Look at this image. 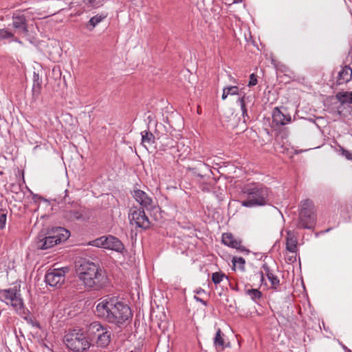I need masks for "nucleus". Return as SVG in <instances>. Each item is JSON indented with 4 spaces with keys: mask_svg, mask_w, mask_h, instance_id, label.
Instances as JSON below:
<instances>
[{
    "mask_svg": "<svg viewBox=\"0 0 352 352\" xmlns=\"http://www.w3.org/2000/svg\"><path fill=\"white\" fill-rule=\"evenodd\" d=\"M340 151L342 155L344 156L348 160H352V153L342 147L340 148Z\"/></svg>",
    "mask_w": 352,
    "mask_h": 352,
    "instance_id": "c9c22d12",
    "label": "nucleus"
},
{
    "mask_svg": "<svg viewBox=\"0 0 352 352\" xmlns=\"http://www.w3.org/2000/svg\"><path fill=\"white\" fill-rule=\"evenodd\" d=\"M129 219L131 224H135L137 227L142 229H148L151 222L146 215L144 208L133 207L130 209Z\"/></svg>",
    "mask_w": 352,
    "mask_h": 352,
    "instance_id": "6e6552de",
    "label": "nucleus"
},
{
    "mask_svg": "<svg viewBox=\"0 0 352 352\" xmlns=\"http://www.w3.org/2000/svg\"><path fill=\"white\" fill-rule=\"evenodd\" d=\"M63 342L74 352H86L91 346L89 336L82 329L69 331L64 336Z\"/></svg>",
    "mask_w": 352,
    "mask_h": 352,
    "instance_id": "39448f33",
    "label": "nucleus"
},
{
    "mask_svg": "<svg viewBox=\"0 0 352 352\" xmlns=\"http://www.w3.org/2000/svg\"><path fill=\"white\" fill-rule=\"evenodd\" d=\"M335 97L340 103V106L337 108L338 113L340 115L342 113L341 106L344 104H352V91H339Z\"/></svg>",
    "mask_w": 352,
    "mask_h": 352,
    "instance_id": "a211bd4d",
    "label": "nucleus"
},
{
    "mask_svg": "<svg viewBox=\"0 0 352 352\" xmlns=\"http://www.w3.org/2000/svg\"><path fill=\"white\" fill-rule=\"evenodd\" d=\"M232 289H234V290H238L237 287H232Z\"/></svg>",
    "mask_w": 352,
    "mask_h": 352,
    "instance_id": "a18cd8bd",
    "label": "nucleus"
},
{
    "mask_svg": "<svg viewBox=\"0 0 352 352\" xmlns=\"http://www.w3.org/2000/svg\"><path fill=\"white\" fill-rule=\"evenodd\" d=\"M242 192L247 195L246 199L241 201L243 206L252 208L268 204L270 190L262 184L248 186Z\"/></svg>",
    "mask_w": 352,
    "mask_h": 352,
    "instance_id": "7ed1b4c3",
    "label": "nucleus"
},
{
    "mask_svg": "<svg viewBox=\"0 0 352 352\" xmlns=\"http://www.w3.org/2000/svg\"><path fill=\"white\" fill-rule=\"evenodd\" d=\"M214 345L217 350H223L226 346H229V342L226 343L224 339V334L222 333L220 329H218L215 336L213 339Z\"/></svg>",
    "mask_w": 352,
    "mask_h": 352,
    "instance_id": "412c9836",
    "label": "nucleus"
},
{
    "mask_svg": "<svg viewBox=\"0 0 352 352\" xmlns=\"http://www.w3.org/2000/svg\"><path fill=\"white\" fill-rule=\"evenodd\" d=\"M58 243L55 239L52 232L46 236L43 232H40L36 238V245L37 249L47 250L57 245Z\"/></svg>",
    "mask_w": 352,
    "mask_h": 352,
    "instance_id": "ddd939ff",
    "label": "nucleus"
},
{
    "mask_svg": "<svg viewBox=\"0 0 352 352\" xmlns=\"http://www.w3.org/2000/svg\"><path fill=\"white\" fill-rule=\"evenodd\" d=\"M227 89V92L228 93V95H241L239 92V88L237 86H230L226 87Z\"/></svg>",
    "mask_w": 352,
    "mask_h": 352,
    "instance_id": "f704fd0d",
    "label": "nucleus"
},
{
    "mask_svg": "<svg viewBox=\"0 0 352 352\" xmlns=\"http://www.w3.org/2000/svg\"><path fill=\"white\" fill-rule=\"evenodd\" d=\"M291 122V116L285 114L281 108L275 107L272 112V122L276 125H285Z\"/></svg>",
    "mask_w": 352,
    "mask_h": 352,
    "instance_id": "4468645a",
    "label": "nucleus"
},
{
    "mask_svg": "<svg viewBox=\"0 0 352 352\" xmlns=\"http://www.w3.org/2000/svg\"><path fill=\"white\" fill-rule=\"evenodd\" d=\"M63 217L69 221H87L91 217V210L82 206L78 202H68L63 210Z\"/></svg>",
    "mask_w": 352,
    "mask_h": 352,
    "instance_id": "0eeeda50",
    "label": "nucleus"
},
{
    "mask_svg": "<svg viewBox=\"0 0 352 352\" xmlns=\"http://www.w3.org/2000/svg\"><path fill=\"white\" fill-rule=\"evenodd\" d=\"M238 102H239V104L241 105V109L242 110V116H243V121L245 122H246V118H247L248 119L249 117H248V110L246 109L245 103V94H243V96H242L241 98H239Z\"/></svg>",
    "mask_w": 352,
    "mask_h": 352,
    "instance_id": "2f4dec72",
    "label": "nucleus"
},
{
    "mask_svg": "<svg viewBox=\"0 0 352 352\" xmlns=\"http://www.w3.org/2000/svg\"><path fill=\"white\" fill-rule=\"evenodd\" d=\"M245 294L249 296L256 303H258L262 298V293L257 289H246Z\"/></svg>",
    "mask_w": 352,
    "mask_h": 352,
    "instance_id": "b1692460",
    "label": "nucleus"
},
{
    "mask_svg": "<svg viewBox=\"0 0 352 352\" xmlns=\"http://www.w3.org/2000/svg\"><path fill=\"white\" fill-rule=\"evenodd\" d=\"M52 232L54 234L55 239H56L58 244L63 241H65L70 236L69 231L62 227L54 228Z\"/></svg>",
    "mask_w": 352,
    "mask_h": 352,
    "instance_id": "6ab92c4d",
    "label": "nucleus"
},
{
    "mask_svg": "<svg viewBox=\"0 0 352 352\" xmlns=\"http://www.w3.org/2000/svg\"><path fill=\"white\" fill-rule=\"evenodd\" d=\"M25 319L26 321L31 324L32 326L39 327V324L36 321H34L32 318L25 317Z\"/></svg>",
    "mask_w": 352,
    "mask_h": 352,
    "instance_id": "4c0bfd02",
    "label": "nucleus"
},
{
    "mask_svg": "<svg viewBox=\"0 0 352 352\" xmlns=\"http://www.w3.org/2000/svg\"><path fill=\"white\" fill-rule=\"evenodd\" d=\"M242 1H243V0H233V3H241Z\"/></svg>",
    "mask_w": 352,
    "mask_h": 352,
    "instance_id": "37998d69",
    "label": "nucleus"
},
{
    "mask_svg": "<svg viewBox=\"0 0 352 352\" xmlns=\"http://www.w3.org/2000/svg\"><path fill=\"white\" fill-rule=\"evenodd\" d=\"M95 314L99 318L119 328L125 326L133 318L129 306L117 296H106L100 298Z\"/></svg>",
    "mask_w": 352,
    "mask_h": 352,
    "instance_id": "f257e3e1",
    "label": "nucleus"
},
{
    "mask_svg": "<svg viewBox=\"0 0 352 352\" xmlns=\"http://www.w3.org/2000/svg\"><path fill=\"white\" fill-rule=\"evenodd\" d=\"M7 219V210L0 209V230H3L6 226Z\"/></svg>",
    "mask_w": 352,
    "mask_h": 352,
    "instance_id": "473e14b6",
    "label": "nucleus"
},
{
    "mask_svg": "<svg viewBox=\"0 0 352 352\" xmlns=\"http://www.w3.org/2000/svg\"><path fill=\"white\" fill-rule=\"evenodd\" d=\"M11 305L16 310L19 311L23 307V302L21 297L20 292L13 297L10 301Z\"/></svg>",
    "mask_w": 352,
    "mask_h": 352,
    "instance_id": "bb28decb",
    "label": "nucleus"
},
{
    "mask_svg": "<svg viewBox=\"0 0 352 352\" xmlns=\"http://www.w3.org/2000/svg\"><path fill=\"white\" fill-rule=\"evenodd\" d=\"M232 263L234 268L238 267L241 271L245 270V261L243 258L234 256L232 259Z\"/></svg>",
    "mask_w": 352,
    "mask_h": 352,
    "instance_id": "c85d7f7f",
    "label": "nucleus"
},
{
    "mask_svg": "<svg viewBox=\"0 0 352 352\" xmlns=\"http://www.w3.org/2000/svg\"><path fill=\"white\" fill-rule=\"evenodd\" d=\"M189 170L192 171V173L194 174H196L198 177H204L203 175L197 173V171H196L197 170V168H189Z\"/></svg>",
    "mask_w": 352,
    "mask_h": 352,
    "instance_id": "ea45409f",
    "label": "nucleus"
},
{
    "mask_svg": "<svg viewBox=\"0 0 352 352\" xmlns=\"http://www.w3.org/2000/svg\"><path fill=\"white\" fill-rule=\"evenodd\" d=\"M107 16V14L103 12L94 16L88 21L87 24V28H89V26H91V28H90V30H93L99 23H100Z\"/></svg>",
    "mask_w": 352,
    "mask_h": 352,
    "instance_id": "4be33fe9",
    "label": "nucleus"
},
{
    "mask_svg": "<svg viewBox=\"0 0 352 352\" xmlns=\"http://www.w3.org/2000/svg\"><path fill=\"white\" fill-rule=\"evenodd\" d=\"M12 27L15 29V32L20 35L27 36L28 34V20L24 14H13Z\"/></svg>",
    "mask_w": 352,
    "mask_h": 352,
    "instance_id": "f8f14e48",
    "label": "nucleus"
},
{
    "mask_svg": "<svg viewBox=\"0 0 352 352\" xmlns=\"http://www.w3.org/2000/svg\"><path fill=\"white\" fill-rule=\"evenodd\" d=\"M297 228L303 229L314 228L316 217L314 206L311 200L307 199L301 202Z\"/></svg>",
    "mask_w": 352,
    "mask_h": 352,
    "instance_id": "423d86ee",
    "label": "nucleus"
},
{
    "mask_svg": "<svg viewBox=\"0 0 352 352\" xmlns=\"http://www.w3.org/2000/svg\"><path fill=\"white\" fill-rule=\"evenodd\" d=\"M257 84L256 76L254 74H252L250 76V80L248 83L249 87L254 86Z\"/></svg>",
    "mask_w": 352,
    "mask_h": 352,
    "instance_id": "e433bc0d",
    "label": "nucleus"
},
{
    "mask_svg": "<svg viewBox=\"0 0 352 352\" xmlns=\"http://www.w3.org/2000/svg\"><path fill=\"white\" fill-rule=\"evenodd\" d=\"M111 327L107 324H102L99 322H91L87 329L90 343L95 342L98 346L107 347L111 340Z\"/></svg>",
    "mask_w": 352,
    "mask_h": 352,
    "instance_id": "20e7f679",
    "label": "nucleus"
},
{
    "mask_svg": "<svg viewBox=\"0 0 352 352\" xmlns=\"http://www.w3.org/2000/svg\"><path fill=\"white\" fill-rule=\"evenodd\" d=\"M41 199V197H38L37 195H34V201H37V200Z\"/></svg>",
    "mask_w": 352,
    "mask_h": 352,
    "instance_id": "79ce46f5",
    "label": "nucleus"
},
{
    "mask_svg": "<svg viewBox=\"0 0 352 352\" xmlns=\"http://www.w3.org/2000/svg\"><path fill=\"white\" fill-rule=\"evenodd\" d=\"M105 239V236H100L95 240H93L89 243L91 245L104 248V239Z\"/></svg>",
    "mask_w": 352,
    "mask_h": 352,
    "instance_id": "72a5a7b5",
    "label": "nucleus"
},
{
    "mask_svg": "<svg viewBox=\"0 0 352 352\" xmlns=\"http://www.w3.org/2000/svg\"><path fill=\"white\" fill-rule=\"evenodd\" d=\"M106 0H83V3L89 8H98L103 6Z\"/></svg>",
    "mask_w": 352,
    "mask_h": 352,
    "instance_id": "c756f323",
    "label": "nucleus"
},
{
    "mask_svg": "<svg viewBox=\"0 0 352 352\" xmlns=\"http://www.w3.org/2000/svg\"><path fill=\"white\" fill-rule=\"evenodd\" d=\"M221 241L224 245L234 248L241 252H245L246 254L250 253V250L242 245V241L240 239L235 238L232 233H223Z\"/></svg>",
    "mask_w": 352,
    "mask_h": 352,
    "instance_id": "9b49d317",
    "label": "nucleus"
},
{
    "mask_svg": "<svg viewBox=\"0 0 352 352\" xmlns=\"http://www.w3.org/2000/svg\"><path fill=\"white\" fill-rule=\"evenodd\" d=\"M297 238L292 231H288L286 236V250L294 253L297 251Z\"/></svg>",
    "mask_w": 352,
    "mask_h": 352,
    "instance_id": "aec40b11",
    "label": "nucleus"
},
{
    "mask_svg": "<svg viewBox=\"0 0 352 352\" xmlns=\"http://www.w3.org/2000/svg\"><path fill=\"white\" fill-rule=\"evenodd\" d=\"M41 88V80H40L39 75L34 72L33 75V86L32 91L34 94H39Z\"/></svg>",
    "mask_w": 352,
    "mask_h": 352,
    "instance_id": "cd10ccee",
    "label": "nucleus"
},
{
    "mask_svg": "<svg viewBox=\"0 0 352 352\" xmlns=\"http://www.w3.org/2000/svg\"><path fill=\"white\" fill-rule=\"evenodd\" d=\"M141 135L142 143H147L149 145H152L155 143V136L151 132L144 131L141 132Z\"/></svg>",
    "mask_w": 352,
    "mask_h": 352,
    "instance_id": "a878e982",
    "label": "nucleus"
},
{
    "mask_svg": "<svg viewBox=\"0 0 352 352\" xmlns=\"http://www.w3.org/2000/svg\"><path fill=\"white\" fill-rule=\"evenodd\" d=\"M134 199L141 205V208H145L148 211H158L153 199L142 190H134L133 192Z\"/></svg>",
    "mask_w": 352,
    "mask_h": 352,
    "instance_id": "9d476101",
    "label": "nucleus"
},
{
    "mask_svg": "<svg viewBox=\"0 0 352 352\" xmlns=\"http://www.w3.org/2000/svg\"><path fill=\"white\" fill-rule=\"evenodd\" d=\"M352 78V69L349 65L342 67L338 73L336 85H340L349 82Z\"/></svg>",
    "mask_w": 352,
    "mask_h": 352,
    "instance_id": "f3484780",
    "label": "nucleus"
},
{
    "mask_svg": "<svg viewBox=\"0 0 352 352\" xmlns=\"http://www.w3.org/2000/svg\"><path fill=\"white\" fill-rule=\"evenodd\" d=\"M76 276L71 286L76 290H100L107 285V276L99 265L91 261L79 260L76 263Z\"/></svg>",
    "mask_w": 352,
    "mask_h": 352,
    "instance_id": "f03ea898",
    "label": "nucleus"
},
{
    "mask_svg": "<svg viewBox=\"0 0 352 352\" xmlns=\"http://www.w3.org/2000/svg\"><path fill=\"white\" fill-rule=\"evenodd\" d=\"M349 352H351V351H349Z\"/></svg>",
    "mask_w": 352,
    "mask_h": 352,
    "instance_id": "de8ad7c7",
    "label": "nucleus"
},
{
    "mask_svg": "<svg viewBox=\"0 0 352 352\" xmlns=\"http://www.w3.org/2000/svg\"><path fill=\"white\" fill-rule=\"evenodd\" d=\"M104 241H105L104 249L121 252L124 248L123 243L118 238L112 235L105 236Z\"/></svg>",
    "mask_w": 352,
    "mask_h": 352,
    "instance_id": "2eb2a0df",
    "label": "nucleus"
},
{
    "mask_svg": "<svg viewBox=\"0 0 352 352\" xmlns=\"http://www.w3.org/2000/svg\"><path fill=\"white\" fill-rule=\"evenodd\" d=\"M224 278L228 279V276H226V274L221 272L212 273L211 277L212 282L215 285L220 283Z\"/></svg>",
    "mask_w": 352,
    "mask_h": 352,
    "instance_id": "7c9ffc66",
    "label": "nucleus"
},
{
    "mask_svg": "<svg viewBox=\"0 0 352 352\" xmlns=\"http://www.w3.org/2000/svg\"><path fill=\"white\" fill-rule=\"evenodd\" d=\"M263 271H261V279H263L264 276H266L271 283L272 288L277 289L280 285V280L273 271L270 269L267 263H264L262 266Z\"/></svg>",
    "mask_w": 352,
    "mask_h": 352,
    "instance_id": "dca6fc26",
    "label": "nucleus"
},
{
    "mask_svg": "<svg viewBox=\"0 0 352 352\" xmlns=\"http://www.w3.org/2000/svg\"><path fill=\"white\" fill-rule=\"evenodd\" d=\"M227 89H226V87L223 89V94H222V99L223 100H226L227 98V97L229 96L228 95V93L227 92Z\"/></svg>",
    "mask_w": 352,
    "mask_h": 352,
    "instance_id": "58836bf2",
    "label": "nucleus"
},
{
    "mask_svg": "<svg viewBox=\"0 0 352 352\" xmlns=\"http://www.w3.org/2000/svg\"><path fill=\"white\" fill-rule=\"evenodd\" d=\"M10 39L11 41L19 42L14 34L6 29H0V41Z\"/></svg>",
    "mask_w": 352,
    "mask_h": 352,
    "instance_id": "393cba45",
    "label": "nucleus"
},
{
    "mask_svg": "<svg viewBox=\"0 0 352 352\" xmlns=\"http://www.w3.org/2000/svg\"><path fill=\"white\" fill-rule=\"evenodd\" d=\"M199 165H200L201 166H203V167H205V168H208L206 167V165L204 163H200V164H199Z\"/></svg>",
    "mask_w": 352,
    "mask_h": 352,
    "instance_id": "c03bdc74",
    "label": "nucleus"
},
{
    "mask_svg": "<svg viewBox=\"0 0 352 352\" xmlns=\"http://www.w3.org/2000/svg\"><path fill=\"white\" fill-rule=\"evenodd\" d=\"M186 150H188V151H187L188 152H190V149H189V148H186Z\"/></svg>",
    "mask_w": 352,
    "mask_h": 352,
    "instance_id": "49530a36",
    "label": "nucleus"
},
{
    "mask_svg": "<svg viewBox=\"0 0 352 352\" xmlns=\"http://www.w3.org/2000/svg\"><path fill=\"white\" fill-rule=\"evenodd\" d=\"M65 273L64 268L49 270L45 276V282L51 287H60L65 281Z\"/></svg>",
    "mask_w": 352,
    "mask_h": 352,
    "instance_id": "1a4fd4ad",
    "label": "nucleus"
},
{
    "mask_svg": "<svg viewBox=\"0 0 352 352\" xmlns=\"http://www.w3.org/2000/svg\"><path fill=\"white\" fill-rule=\"evenodd\" d=\"M195 298L197 300V301H199L201 302H202L204 305H206V302L201 298H199V297L197 296H195Z\"/></svg>",
    "mask_w": 352,
    "mask_h": 352,
    "instance_id": "a19ab883",
    "label": "nucleus"
},
{
    "mask_svg": "<svg viewBox=\"0 0 352 352\" xmlns=\"http://www.w3.org/2000/svg\"><path fill=\"white\" fill-rule=\"evenodd\" d=\"M20 291L16 289V287L10 288L8 289H4L1 291V296L3 297L6 300L10 301L13 297H16V295Z\"/></svg>",
    "mask_w": 352,
    "mask_h": 352,
    "instance_id": "5701e85b",
    "label": "nucleus"
}]
</instances>
